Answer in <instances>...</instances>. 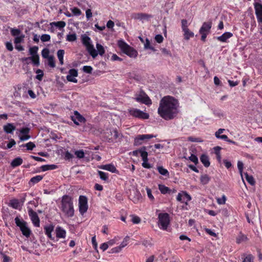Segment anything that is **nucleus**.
Instances as JSON below:
<instances>
[{"mask_svg": "<svg viewBox=\"0 0 262 262\" xmlns=\"http://www.w3.org/2000/svg\"><path fill=\"white\" fill-rule=\"evenodd\" d=\"M178 102L172 97H164L160 102L158 113L165 120H171L178 114Z\"/></svg>", "mask_w": 262, "mask_h": 262, "instance_id": "1", "label": "nucleus"}, {"mask_svg": "<svg viewBox=\"0 0 262 262\" xmlns=\"http://www.w3.org/2000/svg\"><path fill=\"white\" fill-rule=\"evenodd\" d=\"M60 209L67 217H71L74 216L73 199L71 196L64 195L62 197Z\"/></svg>", "mask_w": 262, "mask_h": 262, "instance_id": "2", "label": "nucleus"}, {"mask_svg": "<svg viewBox=\"0 0 262 262\" xmlns=\"http://www.w3.org/2000/svg\"><path fill=\"white\" fill-rule=\"evenodd\" d=\"M118 45L121 51L130 57L135 58L137 56V51L132 47L128 46L123 40H119L118 41Z\"/></svg>", "mask_w": 262, "mask_h": 262, "instance_id": "3", "label": "nucleus"}, {"mask_svg": "<svg viewBox=\"0 0 262 262\" xmlns=\"http://www.w3.org/2000/svg\"><path fill=\"white\" fill-rule=\"evenodd\" d=\"M82 42L83 45L85 46L89 54L93 58H95L98 55V52L94 49L93 45L91 43L90 37L86 35L82 36Z\"/></svg>", "mask_w": 262, "mask_h": 262, "instance_id": "4", "label": "nucleus"}, {"mask_svg": "<svg viewBox=\"0 0 262 262\" xmlns=\"http://www.w3.org/2000/svg\"><path fill=\"white\" fill-rule=\"evenodd\" d=\"M158 225L163 230H166L169 224V215L167 213H160L158 215Z\"/></svg>", "mask_w": 262, "mask_h": 262, "instance_id": "5", "label": "nucleus"}, {"mask_svg": "<svg viewBox=\"0 0 262 262\" xmlns=\"http://www.w3.org/2000/svg\"><path fill=\"white\" fill-rule=\"evenodd\" d=\"M134 99L136 101L149 105L151 104L152 102L147 95L143 91L140 90L138 93L135 95Z\"/></svg>", "mask_w": 262, "mask_h": 262, "instance_id": "6", "label": "nucleus"}, {"mask_svg": "<svg viewBox=\"0 0 262 262\" xmlns=\"http://www.w3.org/2000/svg\"><path fill=\"white\" fill-rule=\"evenodd\" d=\"M15 222L16 226L19 227L23 234L26 237H29L31 234V230L27 227V223L23 220H20L18 217H15Z\"/></svg>", "mask_w": 262, "mask_h": 262, "instance_id": "7", "label": "nucleus"}, {"mask_svg": "<svg viewBox=\"0 0 262 262\" xmlns=\"http://www.w3.org/2000/svg\"><path fill=\"white\" fill-rule=\"evenodd\" d=\"M212 27L211 21L204 22L199 30L200 34H201V40L203 41L206 40L207 35L210 32Z\"/></svg>", "mask_w": 262, "mask_h": 262, "instance_id": "8", "label": "nucleus"}, {"mask_svg": "<svg viewBox=\"0 0 262 262\" xmlns=\"http://www.w3.org/2000/svg\"><path fill=\"white\" fill-rule=\"evenodd\" d=\"M38 47L37 46H33L30 48L29 54L31 55L30 57V60H32L34 66L38 67L39 66V56L37 54Z\"/></svg>", "mask_w": 262, "mask_h": 262, "instance_id": "9", "label": "nucleus"}, {"mask_svg": "<svg viewBox=\"0 0 262 262\" xmlns=\"http://www.w3.org/2000/svg\"><path fill=\"white\" fill-rule=\"evenodd\" d=\"M129 114L134 117L142 119H147L149 118V115L143 111L134 108H131L128 110Z\"/></svg>", "mask_w": 262, "mask_h": 262, "instance_id": "10", "label": "nucleus"}, {"mask_svg": "<svg viewBox=\"0 0 262 262\" xmlns=\"http://www.w3.org/2000/svg\"><path fill=\"white\" fill-rule=\"evenodd\" d=\"M88 199L86 196L80 195L79 198V210L81 214L85 213L88 210Z\"/></svg>", "mask_w": 262, "mask_h": 262, "instance_id": "11", "label": "nucleus"}, {"mask_svg": "<svg viewBox=\"0 0 262 262\" xmlns=\"http://www.w3.org/2000/svg\"><path fill=\"white\" fill-rule=\"evenodd\" d=\"M152 17V16L151 15L144 13H135L132 15V18L140 20L142 23L144 21H148Z\"/></svg>", "mask_w": 262, "mask_h": 262, "instance_id": "12", "label": "nucleus"}, {"mask_svg": "<svg viewBox=\"0 0 262 262\" xmlns=\"http://www.w3.org/2000/svg\"><path fill=\"white\" fill-rule=\"evenodd\" d=\"M28 214L34 225L35 227H39L40 220L37 213L33 211L31 208H28Z\"/></svg>", "mask_w": 262, "mask_h": 262, "instance_id": "13", "label": "nucleus"}, {"mask_svg": "<svg viewBox=\"0 0 262 262\" xmlns=\"http://www.w3.org/2000/svg\"><path fill=\"white\" fill-rule=\"evenodd\" d=\"M156 136L152 135H138L134 140V144L135 146H139L142 144L143 141L144 140H148L152 138L153 137H155Z\"/></svg>", "mask_w": 262, "mask_h": 262, "instance_id": "14", "label": "nucleus"}, {"mask_svg": "<svg viewBox=\"0 0 262 262\" xmlns=\"http://www.w3.org/2000/svg\"><path fill=\"white\" fill-rule=\"evenodd\" d=\"M71 119L77 125H79V123H85L86 122L85 118L77 111H74V115L71 116Z\"/></svg>", "mask_w": 262, "mask_h": 262, "instance_id": "15", "label": "nucleus"}, {"mask_svg": "<svg viewBox=\"0 0 262 262\" xmlns=\"http://www.w3.org/2000/svg\"><path fill=\"white\" fill-rule=\"evenodd\" d=\"M254 5L257 21L259 23L262 24V5L258 3H255Z\"/></svg>", "mask_w": 262, "mask_h": 262, "instance_id": "16", "label": "nucleus"}, {"mask_svg": "<svg viewBox=\"0 0 262 262\" xmlns=\"http://www.w3.org/2000/svg\"><path fill=\"white\" fill-rule=\"evenodd\" d=\"M129 197L135 203H138L142 199L140 192L136 189L133 190V193H130Z\"/></svg>", "mask_w": 262, "mask_h": 262, "instance_id": "17", "label": "nucleus"}, {"mask_svg": "<svg viewBox=\"0 0 262 262\" xmlns=\"http://www.w3.org/2000/svg\"><path fill=\"white\" fill-rule=\"evenodd\" d=\"M184 198H186V201H189L191 200V198L187 192L183 191L182 193H179L177 197V200L178 201L184 203L185 200Z\"/></svg>", "mask_w": 262, "mask_h": 262, "instance_id": "18", "label": "nucleus"}, {"mask_svg": "<svg viewBox=\"0 0 262 262\" xmlns=\"http://www.w3.org/2000/svg\"><path fill=\"white\" fill-rule=\"evenodd\" d=\"M148 153L147 151L142 152L141 154V157L143 160L142 166L144 168H150L151 166L148 163Z\"/></svg>", "mask_w": 262, "mask_h": 262, "instance_id": "19", "label": "nucleus"}, {"mask_svg": "<svg viewBox=\"0 0 262 262\" xmlns=\"http://www.w3.org/2000/svg\"><path fill=\"white\" fill-rule=\"evenodd\" d=\"M233 36V34L229 32H226L223 34L221 36H218L217 39L221 42H226L227 39Z\"/></svg>", "mask_w": 262, "mask_h": 262, "instance_id": "20", "label": "nucleus"}, {"mask_svg": "<svg viewBox=\"0 0 262 262\" xmlns=\"http://www.w3.org/2000/svg\"><path fill=\"white\" fill-rule=\"evenodd\" d=\"M54 227L53 225H49L48 226H46L44 227L45 234L51 239H54V237L52 236V234H51L54 230Z\"/></svg>", "mask_w": 262, "mask_h": 262, "instance_id": "21", "label": "nucleus"}, {"mask_svg": "<svg viewBox=\"0 0 262 262\" xmlns=\"http://www.w3.org/2000/svg\"><path fill=\"white\" fill-rule=\"evenodd\" d=\"M15 128V126L12 123H7L3 127L4 130L7 134H12Z\"/></svg>", "mask_w": 262, "mask_h": 262, "instance_id": "22", "label": "nucleus"}, {"mask_svg": "<svg viewBox=\"0 0 262 262\" xmlns=\"http://www.w3.org/2000/svg\"><path fill=\"white\" fill-rule=\"evenodd\" d=\"M56 235L58 238H64L66 234L65 230L60 227H57L55 230Z\"/></svg>", "mask_w": 262, "mask_h": 262, "instance_id": "23", "label": "nucleus"}, {"mask_svg": "<svg viewBox=\"0 0 262 262\" xmlns=\"http://www.w3.org/2000/svg\"><path fill=\"white\" fill-rule=\"evenodd\" d=\"M101 168L106 170L108 171H110L112 172L116 173L118 172V170H117L116 168L113 164H106L104 165H102L101 167Z\"/></svg>", "mask_w": 262, "mask_h": 262, "instance_id": "24", "label": "nucleus"}, {"mask_svg": "<svg viewBox=\"0 0 262 262\" xmlns=\"http://www.w3.org/2000/svg\"><path fill=\"white\" fill-rule=\"evenodd\" d=\"M200 160L205 167H208L210 166V163L207 155L203 154L200 157Z\"/></svg>", "mask_w": 262, "mask_h": 262, "instance_id": "25", "label": "nucleus"}, {"mask_svg": "<svg viewBox=\"0 0 262 262\" xmlns=\"http://www.w3.org/2000/svg\"><path fill=\"white\" fill-rule=\"evenodd\" d=\"M22 163L23 159L20 157H17L12 161L11 163V166L12 167H16L17 166L20 165L22 164Z\"/></svg>", "mask_w": 262, "mask_h": 262, "instance_id": "26", "label": "nucleus"}, {"mask_svg": "<svg viewBox=\"0 0 262 262\" xmlns=\"http://www.w3.org/2000/svg\"><path fill=\"white\" fill-rule=\"evenodd\" d=\"M183 31L184 32V39L186 40H189L191 37L194 36V33L189 29H185Z\"/></svg>", "mask_w": 262, "mask_h": 262, "instance_id": "27", "label": "nucleus"}, {"mask_svg": "<svg viewBox=\"0 0 262 262\" xmlns=\"http://www.w3.org/2000/svg\"><path fill=\"white\" fill-rule=\"evenodd\" d=\"M158 186L159 189L162 194L170 193L171 190L168 187L162 184H159Z\"/></svg>", "mask_w": 262, "mask_h": 262, "instance_id": "28", "label": "nucleus"}, {"mask_svg": "<svg viewBox=\"0 0 262 262\" xmlns=\"http://www.w3.org/2000/svg\"><path fill=\"white\" fill-rule=\"evenodd\" d=\"M248 238L247 236L242 233H240L236 237V243L237 244H240L242 242H246Z\"/></svg>", "mask_w": 262, "mask_h": 262, "instance_id": "29", "label": "nucleus"}, {"mask_svg": "<svg viewBox=\"0 0 262 262\" xmlns=\"http://www.w3.org/2000/svg\"><path fill=\"white\" fill-rule=\"evenodd\" d=\"M57 167V166L54 164L45 165L41 166L40 168L42 171H45L49 170L55 169Z\"/></svg>", "mask_w": 262, "mask_h": 262, "instance_id": "30", "label": "nucleus"}, {"mask_svg": "<svg viewBox=\"0 0 262 262\" xmlns=\"http://www.w3.org/2000/svg\"><path fill=\"white\" fill-rule=\"evenodd\" d=\"M64 54V51L63 50H59L57 51V55L60 64H63V56Z\"/></svg>", "mask_w": 262, "mask_h": 262, "instance_id": "31", "label": "nucleus"}, {"mask_svg": "<svg viewBox=\"0 0 262 262\" xmlns=\"http://www.w3.org/2000/svg\"><path fill=\"white\" fill-rule=\"evenodd\" d=\"M9 206L14 209H18L19 207V202L17 199H13L10 201Z\"/></svg>", "mask_w": 262, "mask_h": 262, "instance_id": "32", "label": "nucleus"}, {"mask_svg": "<svg viewBox=\"0 0 262 262\" xmlns=\"http://www.w3.org/2000/svg\"><path fill=\"white\" fill-rule=\"evenodd\" d=\"M210 178L207 174L202 175L200 178V181L202 184L206 185L208 183Z\"/></svg>", "mask_w": 262, "mask_h": 262, "instance_id": "33", "label": "nucleus"}, {"mask_svg": "<svg viewBox=\"0 0 262 262\" xmlns=\"http://www.w3.org/2000/svg\"><path fill=\"white\" fill-rule=\"evenodd\" d=\"M50 25L52 26H54L59 28H63L66 26V24L63 21H59L57 22H52L50 23Z\"/></svg>", "mask_w": 262, "mask_h": 262, "instance_id": "34", "label": "nucleus"}, {"mask_svg": "<svg viewBox=\"0 0 262 262\" xmlns=\"http://www.w3.org/2000/svg\"><path fill=\"white\" fill-rule=\"evenodd\" d=\"M245 178L247 181L251 185L255 184V181L253 177L252 176H249L247 172L245 173Z\"/></svg>", "mask_w": 262, "mask_h": 262, "instance_id": "35", "label": "nucleus"}, {"mask_svg": "<svg viewBox=\"0 0 262 262\" xmlns=\"http://www.w3.org/2000/svg\"><path fill=\"white\" fill-rule=\"evenodd\" d=\"M158 170L159 172L163 176H167L169 175L168 170L164 168L162 166L158 167Z\"/></svg>", "mask_w": 262, "mask_h": 262, "instance_id": "36", "label": "nucleus"}, {"mask_svg": "<svg viewBox=\"0 0 262 262\" xmlns=\"http://www.w3.org/2000/svg\"><path fill=\"white\" fill-rule=\"evenodd\" d=\"M43 178L42 176L38 175L32 178L30 180V182L33 184L37 183L41 181Z\"/></svg>", "mask_w": 262, "mask_h": 262, "instance_id": "37", "label": "nucleus"}, {"mask_svg": "<svg viewBox=\"0 0 262 262\" xmlns=\"http://www.w3.org/2000/svg\"><path fill=\"white\" fill-rule=\"evenodd\" d=\"M96 48L97 49V52H98L99 55L102 56L104 54L105 50L103 47L101 45L97 43L96 44Z\"/></svg>", "mask_w": 262, "mask_h": 262, "instance_id": "38", "label": "nucleus"}, {"mask_svg": "<svg viewBox=\"0 0 262 262\" xmlns=\"http://www.w3.org/2000/svg\"><path fill=\"white\" fill-rule=\"evenodd\" d=\"M25 146L27 147V150H32L35 147V144L32 142H29L26 144H23L20 146V147Z\"/></svg>", "mask_w": 262, "mask_h": 262, "instance_id": "39", "label": "nucleus"}, {"mask_svg": "<svg viewBox=\"0 0 262 262\" xmlns=\"http://www.w3.org/2000/svg\"><path fill=\"white\" fill-rule=\"evenodd\" d=\"M48 59V65L51 68L55 67V63L54 61V58L53 56H50Z\"/></svg>", "mask_w": 262, "mask_h": 262, "instance_id": "40", "label": "nucleus"}, {"mask_svg": "<svg viewBox=\"0 0 262 262\" xmlns=\"http://www.w3.org/2000/svg\"><path fill=\"white\" fill-rule=\"evenodd\" d=\"M49 53L50 51L48 48H45L41 51V55L44 58H48L50 57Z\"/></svg>", "mask_w": 262, "mask_h": 262, "instance_id": "41", "label": "nucleus"}, {"mask_svg": "<svg viewBox=\"0 0 262 262\" xmlns=\"http://www.w3.org/2000/svg\"><path fill=\"white\" fill-rule=\"evenodd\" d=\"M77 39V36L75 33L70 34L67 36V40L69 41H74Z\"/></svg>", "mask_w": 262, "mask_h": 262, "instance_id": "42", "label": "nucleus"}, {"mask_svg": "<svg viewBox=\"0 0 262 262\" xmlns=\"http://www.w3.org/2000/svg\"><path fill=\"white\" fill-rule=\"evenodd\" d=\"M75 155L77 158L82 159L84 157V152L83 150H79L75 151Z\"/></svg>", "mask_w": 262, "mask_h": 262, "instance_id": "43", "label": "nucleus"}, {"mask_svg": "<svg viewBox=\"0 0 262 262\" xmlns=\"http://www.w3.org/2000/svg\"><path fill=\"white\" fill-rule=\"evenodd\" d=\"M25 37V35L21 34L20 36H16L14 40L15 44H18L23 41Z\"/></svg>", "mask_w": 262, "mask_h": 262, "instance_id": "44", "label": "nucleus"}, {"mask_svg": "<svg viewBox=\"0 0 262 262\" xmlns=\"http://www.w3.org/2000/svg\"><path fill=\"white\" fill-rule=\"evenodd\" d=\"M98 173L100 179L104 181H107L108 180L107 174L104 172L101 171H98Z\"/></svg>", "mask_w": 262, "mask_h": 262, "instance_id": "45", "label": "nucleus"}, {"mask_svg": "<svg viewBox=\"0 0 262 262\" xmlns=\"http://www.w3.org/2000/svg\"><path fill=\"white\" fill-rule=\"evenodd\" d=\"M21 31L18 29L12 28L11 29V35L13 36H17L20 35Z\"/></svg>", "mask_w": 262, "mask_h": 262, "instance_id": "46", "label": "nucleus"}, {"mask_svg": "<svg viewBox=\"0 0 262 262\" xmlns=\"http://www.w3.org/2000/svg\"><path fill=\"white\" fill-rule=\"evenodd\" d=\"M51 39L50 35L45 34L41 36L40 39L42 42L49 41Z\"/></svg>", "mask_w": 262, "mask_h": 262, "instance_id": "47", "label": "nucleus"}, {"mask_svg": "<svg viewBox=\"0 0 262 262\" xmlns=\"http://www.w3.org/2000/svg\"><path fill=\"white\" fill-rule=\"evenodd\" d=\"M82 69L84 72L88 74H91L93 71L92 67L89 66H84Z\"/></svg>", "mask_w": 262, "mask_h": 262, "instance_id": "48", "label": "nucleus"}, {"mask_svg": "<svg viewBox=\"0 0 262 262\" xmlns=\"http://www.w3.org/2000/svg\"><path fill=\"white\" fill-rule=\"evenodd\" d=\"M145 150L146 147L145 146H143L140 149L133 151V154L134 156H137L138 153H140V154L141 155L142 152L146 151Z\"/></svg>", "mask_w": 262, "mask_h": 262, "instance_id": "49", "label": "nucleus"}, {"mask_svg": "<svg viewBox=\"0 0 262 262\" xmlns=\"http://www.w3.org/2000/svg\"><path fill=\"white\" fill-rule=\"evenodd\" d=\"M72 13L76 16H79L81 14V10L77 7H74L71 9Z\"/></svg>", "mask_w": 262, "mask_h": 262, "instance_id": "50", "label": "nucleus"}, {"mask_svg": "<svg viewBox=\"0 0 262 262\" xmlns=\"http://www.w3.org/2000/svg\"><path fill=\"white\" fill-rule=\"evenodd\" d=\"M188 141L193 142H202L203 140L200 138H194L193 137H189Z\"/></svg>", "mask_w": 262, "mask_h": 262, "instance_id": "51", "label": "nucleus"}, {"mask_svg": "<svg viewBox=\"0 0 262 262\" xmlns=\"http://www.w3.org/2000/svg\"><path fill=\"white\" fill-rule=\"evenodd\" d=\"M68 75L77 77L78 76V71L77 70L74 69H70L69 71V74Z\"/></svg>", "mask_w": 262, "mask_h": 262, "instance_id": "52", "label": "nucleus"}, {"mask_svg": "<svg viewBox=\"0 0 262 262\" xmlns=\"http://www.w3.org/2000/svg\"><path fill=\"white\" fill-rule=\"evenodd\" d=\"M30 129L29 127H24L19 130L20 134L23 135H28L30 132Z\"/></svg>", "mask_w": 262, "mask_h": 262, "instance_id": "53", "label": "nucleus"}, {"mask_svg": "<svg viewBox=\"0 0 262 262\" xmlns=\"http://www.w3.org/2000/svg\"><path fill=\"white\" fill-rule=\"evenodd\" d=\"M189 159L192 161V162H193L194 163H195V164H196L197 163H198V159L197 158V157L194 155H193L192 154L189 157Z\"/></svg>", "mask_w": 262, "mask_h": 262, "instance_id": "54", "label": "nucleus"}, {"mask_svg": "<svg viewBox=\"0 0 262 262\" xmlns=\"http://www.w3.org/2000/svg\"><path fill=\"white\" fill-rule=\"evenodd\" d=\"M181 23H182V30L188 29V22H187V20L186 19H182L181 20Z\"/></svg>", "mask_w": 262, "mask_h": 262, "instance_id": "55", "label": "nucleus"}, {"mask_svg": "<svg viewBox=\"0 0 262 262\" xmlns=\"http://www.w3.org/2000/svg\"><path fill=\"white\" fill-rule=\"evenodd\" d=\"M132 221L134 224H139L141 222V219L137 216L133 215Z\"/></svg>", "mask_w": 262, "mask_h": 262, "instance_id": "56", "label": "nucleus"}, {"mask_svg": "<svg viewBox=\"0 0 262 262\" xmlns=\"http://www.w3.org/2000/svg\"><path fill=\"white\" fill-rule=\"evenodd\" d=\"M0 254H1L3 258V262H9L10 261L11 259L10 257L8 256L2 252H0Z\"/></svg>", "mask_w": 262, "mask_h": 262, "instance_id": "57", "label": "nucleus"}, {"mask_svg": "<svg viewBox=\"0 0 262 262\" xmlns=\"http://www.w3.org/2000/svg\"><path fill=\"white\" fill-rule=\"evenodd\" d=\"M243 166L244 164L242 162L239 161L237 162V167L239 170V171L241 173V176L242 177V172H243Z\"/></svg>", "mask_w": 262, "mask_h": 262, "instance_id": "58", "label": "nucleus"}, {"mask_svg": "<svg viewBox=\"0 0 262 262\" xmlns=\"http://www.w3.org/2000/svg\"><path fill=\"white\" fill-rule=\"evenodd\" d=\"M76 77H74L73 76L67 75V79L68 81L70 82H73L74 83H77V80L75 78Z\"/></svg>", "mask_w": 262, "mask_h": 262, "instance_id": "59", "label": "nucleus"}, {"mask_svg": "<svg viewBox=\"0 0 262 262\" xmlns=\"http://www.w3.org/2000/svg\"><path fill=\"white\" fill-rule=\"evenodd\" d=\"M129 237L128 236H126L123 240V241L121 243L120 246H119V247H120V249L121 250L123 247H125L127 244V241L128 238Z\"/></svg>", "mask_w": 262, "mask_h": 262, "instance_id": "60", "label": "nucleus"}, {"mask_svg": "<svg viewBox=\"0 0 262 262\" xmlns=\"http://www.w3.org/2000/svg\"><path fill=\"white\" fill-rule=\"evenodd\" d=\"M155 40L158 43H161L163 41V37L161 34H158L155 36Z\"/></svg>", "mask_w": 262, "mask_h": 262, "instance_id": "61", "label": "nucleus"}, {"mask_svg": "<svg viewBox=\"0 0 262 262\" xmlns=\"http://www.w3.org/2000/svg\"><path fill=\"white\" fill-rule=\"evenodd\" d=\"M252 256L250 254L247 255L245 257L243 258V262H251L252 260Z\"/></svg>", "mask_w": 262, "mask_h": 262, "instance_id": "62", "label": "nucleus"}, {"mask_svg": "<svg viewBox=\"0 0 262 262\" xmlns=\"http://www.w3.org/2000/svg\"><path fill=\"white\" fill-rule=\"evenodd\" d=\"M146 191H147V194L148 197L151 201H153L154 200V196L152 195V194L151 193V190L149 188H146Z\"/></svg>", "mask_w": 262, "mask_h": 262, "instance_id": "63", "label": "nucleus"}, {"mask_svg": "<svg viewBox=\"0 0 262 262\" xmlns=\"http://www.w3.org/2000/svg\"><path fill=\"white\" fill-rule=\"evenodd\" d=\"M226 200V196L224 195L222 198H219L217 199V201L218 204H225Z\"/></svg>", "mask_w": 262, "mask_h": 262, "instance_id": "64", "label": "nucleus"}]
</instances>
